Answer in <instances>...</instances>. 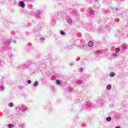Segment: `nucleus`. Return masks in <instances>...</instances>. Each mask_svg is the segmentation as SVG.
<instances>
[{"label": "nucleus", "instance_id": "obj_3", "mask_svg": "<svg viewBox=\"0 0 128 128\" xmlns=\"http://www.w3.org/2000/svg\"><path fill=\"white\" fill-rule=\"evenodd\" d=\"M110 78H113V76H114V72H111L110 74Z\"/></svg>", "mask_w": 128, "mask_h": 128}, {"label": "nucleus", "instance_id": "obj_7", "mask_svg": "<svg viewBox=\"0 0 128 128\" xmlns=\"http://www.w3.org/2000/svg\"><path fill=\"white\" fill-rule=\"evenodd\" d=\"M14 126L13 124H9V125H8V128H14Z\"/></svg>", "mask_w": 128, "mask_h": 128}, {"label": "nucleus", "instance_id": "obj_10", "mask_svg": "<svg viewBox=\"0 0 128 128\" xmlns=\"http://www.w3.org/2000/svg\"><path fill=\"white\" fill-rule=\"evenodd\" d=\"M38 82H34L33 86H38Z\"/></svg>", "mask_w": 128, "mask_h": 128}, {"label": "nucleus", "instance_id": "obj_2", "mask_svg": "<svg viewBox=\"0 0 128 128\" xmlns=\"http://www.w3.org/2000/svg\"><path fill=\"white\" fill-rule=\"evenodd\" d=\"M88 46L90 48H92V46H94V42H92V41H90L88 44Z\"/></svg>", "mask_w": 128, "mask_h": 128}, {"label": "nucleus", "instance_id": "obj_8", "mask_svg": "<svg viewBox=\"0 0 128 128\" xmlns=\"http://www.w3.org/2000/svg\"><path fill=\"white\" fill-rule=\"evenodd\" d=\"M120 48H116V52H120Z\"/></svg>", "mask_w": 128, "mask_h": 128}, {"label": "nucleus", "instance_id": "obj_4", "mask_svg": "<svg viewBox=\"0 0 128 128\" xmlns=\"http://www.w3.org/2000/svg\"><path fill=\"white\" fill-rule=\"evenodd\" d=\"M107 122H110V120H112V117L110 116H108L106 118V119Z\"/></svg>", "mask_w": 128, "mask_h": 128}, {"label": "nucleus", "instance_id": "obj_11", "mask_svg": "<svg viewBox=\"0 0 128 128\" xmlns=\"http://www.w3.org/2000/svg\"><path fill=\"white\" fill-rule=\"evenodd\" d=\"M56 84H60V81L58 80H56Z\"/></svg>", "mask_w": 128, "mask_h": 128}, {"label": "nucleus", "instance_id": "obj_14", "mask_svg": "<svg viewBox=\"0 0 128 128\" xmlns=\"http://www.w3.org/2000/svg\"><path fill=\"white\" fill-rule=\"evenodd\" d=\"M42 40H44V38H42Z\"/></svg>", "mask_w": 128, "mask_h": 128}, {"label": "nucleus", "instance_id": "obj_1", "mask_svg": "<svg viewBox=\"0 0 128 128\" xmlns=\"http://www.w3.org/2000/svg\"><path fill=\"white\" fill-rule=\"evenodd\" d=\"M20 6L21 8H24V2L22 1L20 2Z\"/></svg>", "mask_w": 128, "mask_h": 128}, {"label": "nucleus", "instance_id": "obj_5", "mask_svg": "<svg viewBox=\"0 0 128 128\" xmlns=\"http://www.w3.org/2000/svg\"><path fill=\"white\" fill-rule=\"evenodd\" d=\"M106 88H107V90H110V88H112V86H111V85H108V86H106Z\"/></svg>", "mask_w": 128, "mask_h": 128}, {"label": "nucleus", "instance_id": "obj_6", "mask_svg": "<svg viewBox=\"0 0 128 128\" xmlns=\"http://www.w3.org/2000/svg\"><path fill=\"white\" fill-rule=\"evenodd\" d=\"M8 106H10V108H12V106H14V104H12V102L9 103Z\"/></svg>", "mask_w": 128, "mask_h": 128}, {"label": "nucleus", "instance_id": "obj_12", "mask_svg": "<svg viewBox=\"0 0 128 128\" xmlns=\"http://www.w3.org/2000/svg\"><path fill=\"white\" fill-rule=\"evenodd\" d=\"M27 82H28V84H30V82H31L30 80H28Z\"/></svg>", "mask_w": 128, "mask_h": 128}, {"label": "nucleus", "instance_id": "obj_9", "mask_svg": "<svg viewBox=\"0 0 128 128\" xmlns=\"http://www.w3.org/2000/svg\"><path fill=\"white\" fill-rule=\"evenodd\" d=\"M60 34H62V36H64V34H66V33L64 32V31H62V30L60 31Z\"/></svg>", "mask_w": 128, "mask_h": 128}, {"label": "nucleus", "instance_id": "obj_13", "mask_svg": "<svg viewBox=\"0 0 128 128\" xmlns=\"http://www.w3.org/2000/svg\"><path fill=\"white\" fill-rule=\"evenodd\" d=\"M115 128H120V126H116Z\"/></svg>", "mask_w": 128, "mask_h": 128}]
</instances>
